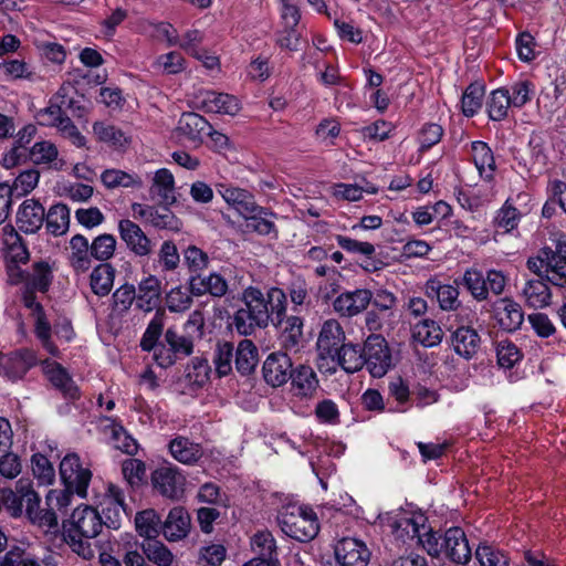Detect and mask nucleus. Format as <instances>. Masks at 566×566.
<instances>
[{"label": "nucleus", "mask_w": 566, "mask_h": 566, "mask_svg": "<svg viewBox=\"0 0 566 566\" xmlns=\"http://www.w3.org/2000/svg\"><path fill=\"white\" fill-rule=\"evenodd\" d=\"M293 390L298 397H311L318 387L316 374L311 367L301 366L292 371L291 377Z\"/></svg>", "instance_id": "obj_42"}, {"label": "nucleus", "mask_w": 566, "mask_h": 566, "mask_svg": "<svg viewBox=\"0 0 566 566\" xmlns=\"http://www.w3.org/2000/svg\"><path fill=\"white\" fill-rule=\"evenodd\" d=\"M279 340L283 349L296 350L303 339V319L298 316L284 317Z\"/></svg>", "instance_id": "obj_43"}, {"label": "nucleus", "mask_w": 566, "mask_h": 566, "mask_svg": "<svg viewBox=\"0 0 566 566\" xmlns=\"http://www.w3.org/2000/svg\"><path fill=\"white\" fill-rule=\"evenodd\" d=\"M512 107L510 97L505 87H500L491 92L486 101V111L491 120H503Z\"/></svg>", "instance_id": "obj_49"}, {"label": "nucleus", "mask_w": 566, "mask_h": 566, "mask_svg": "<svg viewBox=\"0 0 566 566\" xmlns=\"http://www.w3.org/2000/svg\"><path fill=\"white\" fill-rule=\"evenodd\" d=\"M547 281L566 287V243H559L555 251L548 253Z\"/></svg>", "instance_id": "obj_29"}, {"label": "nucleus", "mask_w": 566, "mask_h": 566, "mask_svg": "<svg viewBox=\"0 0 566 566\" xmlns=\"http://www.w3.org/2000/svg\"><path fill=\"white\" fill-rule=\"evenodd\" d=\"M243 307L237 310L230 325L243 336L256 328H265L271 322L279 326L286 314V295L279 287H271L263 294L258 287L249 286L242 293Z\"/></svg>", "instance_id": "obj_1"}, {"label": "nucleus", "mask_w": 566, "mask_h": 566, "mask_svg": "<svg viewBox=\"0 0 566 566\" xmlns=\"http://www.w3.org/2000/svg\"><path fill=\"white\" fill-rule=\"evenodd\" d=\"M32 472L38 482L42 485H50L55 479V470L50 460L41 454L35 453L31 459Z\"/></svg>", "instance_id": "obj_60"}, {"label": "nucleus", "mask_w": 566, "mask_h": 566, "mask_svg": "<svg viewBox=\"0 0 566 566\" xmlns=\"http://www.w3.org/2000/svg\"><path fill=\"white\" fill-rule=\"evenodd\" d=\"M335 558L340 566H367L370 552L363 541L345 537L334 548Z\"/></svg>", "instance_id": "obj_15"}, {"label": "nucleus", "mask_w": 566, "mask_h": 566, "mask_svg": "<svg viewBox=\"0 0 566 566\" xmlns=\"http://www.w3.org/2000/svg\"><path fill=\"white\" fill-rule=\"evenodd\" d=\"M316 347L318 354H358L359 345L346 343L340 323L335 318L326 319L319 329Z\"/></svg>", "instance_id": "obj_6"}, {"label": "nucleus", "mask_w": 566, "mask_h": 566, "mask_svg": "<svg viewBox=\"0 0 566 566\" xmlns=\"http://www.w3.org/2000/svg\"><path fill=\"white\" fill-rule=\"evenodd\" d=\"M1 501L12 517H20L25 514L31 522H40L42 520L41 500L29 480H19L15 483L14 490L3 489L1 491Z\"/></svg>", "instance_id": "obj_4"}, {"label": "nucleus", "mask_w": 566, "mask_h": 566, "mask_svg": "<svg viewBox=\"0 0 566 566\" xmlns=\"http://www.w3.org/2000/svg\"><path fill=\"white\" fill-rule=\"evenodd\" d=\"M143 554L157 566H170L174 555L170 549L157 539L146 541L142 544Z\"/></svg>", "instance_id": "obj_54"}, {"label": "nucleus", "mask_w": 566, "mask_h": 566, "mask_svg": "<svg viewBox=\"0 0 566 566\" xmlns=\"http://www.w3.org/2000/svg\"><path fill=\"white\" fill-rule=\"evenodd\" d=\"M171 457L184 464H195L203 455V449L200 443H196L186 437L178 436L169 444Z\"/></svg>", "instance_id": "obj_26"}, {"label": "nucleus", "mask_w": 566, "mask_h": 566, "mask_svg": "<svg viewBox=\"0 0 566 566\" xmlns=\"http://www.w3.org/2000/svg\"><path fill=\"white\" fill-rule=\"evenodd\" d=\"M93 132L99 142L106 143L114 148H125L130 139L119 127L105 122H96Z\"/></svg>", "instance_id": "obj_46"}, {"label": "nucleus", "mask_w": 566, "mask_h": 566, "mask_svg": "<svg viewBox=\"0 0 566 566\" xmlns=\"http://www.w3.org/2000/svg\"><path fill=\"white\" fill-rule=\"evenodd\" d=\"M442 553L452 563L459 565H467L471 560L472 551L461 527L452 526L444 532Z\"/></svg>", "instance_id": "obj_14"}, {"label": "nucleus", "mask_w": 566, "mask_h": 566, "mask_svg": "<svg viewBox=\"0 0 566 566\" xmlns=\"http://www.w3.org/2000/svg\"><path fill=\"white\" fill-rule=\"evenodd\" d=\"M102 515L91 505L77 506L65 526V538L74 553L83 559H91L95 549L91 543L103 530Z\"/></svg>", "instance_id": "obj_2"}, {"label": "nucleus", "mask_w": 566, "mask_h": 566, "mask_svg": "<svg viewBox=\"0 0 566 566\" xmlns=\"http://www.w3.org/2000/svg\"><path fill=\"white\" fill-rule=\"evenodd\" d=\"M91 245L82 234H75L70 240L67 261L75 274H84L92 268Z\"/></svg>", "instance_id": "obj_22"}, {"label": "nucleus", "mask_w": 566, "mask_h": 566, "mask_svg": "<svg viewBox=\"0 0 566 566\" xmlns=\"http://www.w3.org/2000/svg\"><path fill=\"white\" fill-rule=\"evenodd\" d=\"M412 340L416 345L433 347L442 340V331L432 319H423L412 328Z\"/></svg>", "instance_id": "obj_41"}, {"label": "nucleus", "mask_w": 566, "mask_h": 566, "mask_svg": "<svg viewBox=\"0 0 566 566\" xmlns=\"http://www.w3.org/2000/svg\"><path fill=\"white\" fill-rule=\"evenodd\" d=\"M217 190L223 200L242 217L252 213L256 209L258 203L254 196L245 189L219 184Z\"/></svg>", "instance_id": "obj_21"}, {"label": "nucleus", "mask_w": 566, "mask_h": 566, "mask_svg": "<svg viewBox=\"0 0 566 566\" xmlns=\"http://www.w3.org/2000/svg\"><path fill=\"white\" fill-rule=\"evenodd\" d=\"M30 159L35 165H43L61 169L63 161L59 159L56 146L49 140L36 142L29 151Z\"/></svg>", "instance_id": "obj_36"}, {"label": "nucleus", "mask_w": 566, "mask_h": 566, "mask_svg": "<svg viewBox=\"0 0 566 566\" xmlns=\"http://www.w3.org/2000/svg\"><path fill=\"white\" fill-rule=\"evenodd\" d=\"M91 245V253L93 259L101 261V263H107L113 258L116 250V239L113 234L103 233L97 235Z\"/></svg>", "instance_id": "obj_57"}, {"label": "nucleus", "mask_w": 566, "mask_h": 566, "mask_svg": "<svg viewBox=\"0 0 566 566\" xmlns=\"http://www.w3.org/2000/svg\"><path fill=\"white\" fill-rule=\"evenodd\" d=\"M135 526L137 533L147 541L156 539L163 532V521L153 509L138 512L135 516Z\"/></svg>", "instance_id": "obj_39"}, {"label": "nucleus", "mask_w": 566, "mask_h": 566, "mask_svg": "<svg viewBox=\"0 0 566 566\" xmlns=\"http://www.w3.org/2000/svg\"><path fill=\"white\" fill-rule=\"evenodd\" d=\"M44 222L49 233L59 237L64 234L70 224V209L64 203H56L45 212Z\"/></svg>", "instance_id": "obj_44"}, {"label": "nucleus", "mask_w": 566, "mask_h": 566, "mask_svg": "<svg viewBox=\"0 0 566 566\" xmlns=\"http://www.w3.org/2000/svg\"><path fill=\"white\" fill-rule=\"evenodd\" d=\"M199 103L207 113L234 116L241 109V103L238 97L216 91L202 92L199 96Z\"/></svg>", "instance_id": "obj_17"}, {"label": "nucleus", "mask_w": 566, "mask_h": 566, "mask_svg": "<svg viewBox=\"0 0 566 566\" xmlns=\"http://www.w3.org/2000/svg\"><path fill=\"white\" fill-rule=\"evenodd\" d=\"M39 180L40 172L36 169L30 168L21 171L10 185L11 195L21 197L30 193L38 186Z\"/></svg>", "instance_id": "obj_58"}, {"label": "nucleus", "mask_w": 566, "mask_h": 566, "mask_svg": "<svg viewBox=\"0 0 566 566\" xmlns=\"http://www.w3.org/2000/svg\"><path fill=\"white\" fill-rule=\"evenodd\" d=\"M470 157L479 176L485 181H492L496 172V164L493 150L482 140L470 143Z\"/></svg>", "instance_id": "obj_20"}, {"label": "nucleus", "mask_w": 566, "mask_h": 566, "mask_svg": "<svg viewBox=\"0 0 566 566\" xmlns=\"http://www.w3.org/2000/svg\"><path fill=\"white\" fill-rule=\"evenodd\" d=\"M522 296L527 306L544 308L551 304L552 293L544 279H534L525 283Z\"/></svg>", "instance_id": "obj_28"}, {"label": "nucleus", "mask_w": 566, "mask_h": 566, "mask_svg": "<svg viewBox=\"0 0 566 566\" xmlns=\"http://www.w3.org/2000/svg\"><path fill=\"white\" fill-rule=\"evenodd\" d=\"M485 86L479 82L471 83L461 97V112L465 117H473L482 107Z\"/></svg>", "instance_id": "obj_48"}, {"label": "nucleus", "mask_w": 566, "mask_h": 566, "mask_svg": "<svg viewBox=\"0 0 566 566\" xmlns=\"http://www.w3.org/2000/svg\"><path fill=\"white\" fill-rule=\"evenodd\" d=\"M134 300L136 291L133 285H123L113 293V305L108 316L112 326L120 323L122 316L130 308Z\"/></svg>", "instance_id": "obj_34"}, {"label": "nucleus", "mask_w": 566, "mask_h": 566, "mask_svg": "<svg viewBox=\"0 0 566 566\" xmlns=\"http://www.w3.org/2000/svg\"><path fill=\"white\" fill-rule=\"evenodd\" d=\"M99 506L102 509L103 525L112 530H118L122 526L123 515L126 513L123 490L109 483L103 500L99 502Z\"/></svg>", "instance_id": "obj_9"}, {"label": "nucleus", "mask_w": 566, "mask_h": 566, "mask_svg": "<svg viewBox=\"0 0 566 566\" xmlns=\"http://www.w3.org/2000/svg\"><path fill=\"white\" fill-rule=\"evenodd\" d=\"M494 317L503 331L514 332L524 321V313L518 303L511 298H500L493 304Z\"/></svg>", "instance_id": "obj_19"}, {"label": "nucleus", "mask_w": 566, "mask_h": 566, "mask_svg": "<svg viewBox=\"0 0 566 566\" xmlns=\"http://www.w3.org/2000/svg\"><path fill=\"white\" fill-rule=\"evenodd\" d=\"M264 380L279 387L290 379L292 374V361L290 356H268L262 367Z\"/></svg>", "instance_id": "obj_23"}, {"label": "nucleus", "mask_w": 566, "mask_h": 566, "mask_svg": "<svg viewBox=\"0 0 566 566\" xmlns=\"http://www.w3.org/2000/svg\"><path fill=\"white\" fill-rule=\"evenodd\" d=\"M0 70L3 71L6 76L10 80H33V69L22 60H6L0 63Z\"/></svg>", "instance_id": "obj_61"}, {"label": "nucleus", "mask_w": 566, "mask_h": 566, "mask_svg": "<svg viewBox=\"0 0 566 566\" xmlns=\"http://www.w3.org/2000/svg\"><path fill=\"white\" fill-rule=\"evenodd\" d=\"M53 274L46 261H39L32 265V272L27 274V286L39 292H46L52 283Z\"/></svg>", "instance_id": "obj_51"}, {"label": "nucleus", "mask_w": 566, "mask_h": 566, "mask_svg": "<svg viewBox=\"0 0 566 566\" xmlns=\"http://www.w3.org/2000/svg\"><path fill=\"white\" fill-rule=\"evenodd\" d=\"M60 476L64 486L73 489L75 494L85 499L92 480V471L84 467L77 453H67L60 462Z\"/></svg>", "instance_id": "obj_7"}, {"label": "nucleus", "mask_w": 566, "mask_h": 566, "mask_svg": "<svg viewBox=\"0 0 566 566\" xmlns=\"http://www.w3.org/2000/svg\"><path fill=\"white\" fill-rule=\"evenodd\" d=\"M251 545L259 555L255 559H262L269 565L279 562L276 542L271 532L259 531L251 538Z\"/></svg>", "instance_id": "obj_38"}, {"label": "nucleus", "mask_w": 566, "mask_h": 566, "mask_svg": "<svg viewBox=\"0 0 566 566\" xmlns=\"http://www.w3.org/2000/svg\"><path fill=\"white\" fill-rule=\"evenodd\" d=\"M211 368L203 356H196L185 369V386L190 390L202 387L209 379Z\"/></svg>", "instance_id": "obj_35"}, {"label": "nucleus", "mask_w": 566, "mask_h": 566, "mask_svg": "<svg viewBox=\"0 0 566 566\" xmlns=\"http://www.w3.org/2000/svg\"><path fill=\"white\" fill-rule=\"evenodd\" d=\"M198 339L192 333H178L174 328L165 333V342L172 354H192Z\"/></svg>", "instance_id": "obj_52"}, {"label": "nucleus", "mask_w": 566, "mask_h": 566, "mask_svg": "<svg viewBox=\"0 0 566 566\" xmlns=\"http://www.w3.org/2000/svg\"><path fill=\"white\" fill-rule=\"evenodd\" d=\"M481 337L476 329L460 326L452 334V346L455 354H476L480 349Z\"/></svg>", "instance_id": "obj_37"}, {"label": "nucleus", "mask_w": 566, "mask_h": 566, "mask_svg": "<svg viewBox=\"0 0 566 566\" xmlns=\"http://www.w3.org/2000/svg\"><path fill=\"white\" fill-rule=\"evenodd\" d=\"M160 281L155 275L142 280L136 294V306L145 313L155 310L160 300Z\"/></svg>", "instance_id": "obj_27"}, {"label": "nucleus", "mask_w": 566, "mask_h": 566, "mask_svg": "<svg viewBox=\"0 0 566 566\" xmlns=\"http://www.w3.org/2000/svg\"><path fill=\"white\" fill-rule=\"evenodd\" d=\"M42 370L46 379L51 382V385L57 389L65 399L67 400H78L81 397V391L72 376L69 374L66 368H64L61 364L46 358L42 361Z\"/></svg>", "instance_id": "obj_12"}, {"label": "nucleus", "mask_w": 566, "mask_h": 566, "mask_svg": "<svg viewBox=\"0 0 566 566\" xmlns=\"http://www.w3.org/2000/svg\"><path fill=\"white\" fill-rule=\"evenodd\" d=\"M210 128L211 125L205 117L190 112L181 115L174 134L180 143L197 146L210 133Z\"/></svg>", "instance_id": "obj_13"}, {"label": "nucleus", "mask_w": 566, "mask_h": 566, "mask_svg": "<svg viewBox=\"0 0 566 566\" xmlns=\"http://www.w3.org/2000/svg\"><path fill=\"white\" fill-rule=\"evenodd\" d=\"M101 180L107 189L115 188H142L143 180L136 174L126 172L120 169H105L101 175Z\"/></svg>", "instance_id": "obj_45"}, {"label": "nucleus", "mask_w": 566, "mask_h": 566, "mask_svg": "<svg viewBox=\"0 0 566 566\" xmlns=\"http://www.w3.org/2000/svg\"><path fill=\"white\" fill-rule=\"evenodd\" d=\"M165 314L163 311H157L150 319L146 331L140 339V347L144 352H151L157 346L164 331Z\"/></svg>", "instance_id": "obj_53"}, {"label": "nucleus", "mask_w": 566, "mask_h": 566, "mask_svg": "<svg viewBox=\"0 0 566 566\" xmlns=\"http://www.w3.org/2000/svg\"><path fill=\"white\" fill-rule=\"evenodd\" d=\"M281 531L291 538L307 543L316 537L319 523L314 510L306 505L287 504L277 514Z\"/></svg>", "instance_id": "obj_3"}, {"label": "nucleus", "mask_w": 566, "mask_h": 566, "mask_svg": "<svg viewBox=\"0 0 566 566\" xmlns=\"http://www.w3.org/2000/svg\"><path fill=\"white\" fill-rule=\"evenodd\" d=\"M276 214L272 212L270 209L256 206V209L243 218L247 221V227L252 229L260 235H270L273 234L275 238L277 237V230L275 223L272 221Z\"/></svg>", "instance_id": "obj_33"}, {"label": "nucleus", "mask_w": 566, "mask_h": 566, "mask_svg": "<svg viewBox=\"0 0 566 566\" xmlns=\"http://www.w3.org/2000/svg\"><path fill=\"white\" fill-rule=\"evenodd\" d=\"M191 530V518L182 506L172 507L163 522V534L168 542H178L187 537Z\"/></svg>", "instance_id": "obj_18"}, {"label": "nucleus", "mask_w": 566, "mask_h": 566, "mask_svg": "<svg viewBox=\"0 0 566 566\" xmlns=\"http://www.w3.org/2000/svg\"><path fill=\"white\" fill-rule=\"evenodd\" d=\"M150 192L156 195L165 205H171L176 201L175 178L169 169L160 168L155 172Z\"/></svg>", "instance_id": "obj_31"}, {"label": "nucleus", "mask_w": 566, "mask_h": 566, "mask_svg": "<svg viewBox=\"0 0 566 566\" xmlns=\"http://www.w3.org/2000/svg\"><path fill=\"white\" fill-rule=\"evenodd\" d=\"M157 262L163 272H171L179 266L180 255L174 241L166 240L161 243Z\"/></svg>", "instance_id": "obj_59"}, {"label": "nucleus", "mask_w": 566, "mask_h": 566, "mask_svg": "<svg viewBox=\"0 0 566 566\" xmlns=\"http://www.w3.org/2000/svg\"><path fill=\"white\" fill-rule=\"evenodd\" d=\"M475 557L481 566H509L510 564V559L503 551L488 543L478 546Z\"/></svg>", "instance_id": "obj_56"}, {"label": "nucleus", "mask_w": 566, "mask_h": 566, "mask_svg": "<svg viewBox=\"0 0 566 566\" xmlns=\"http://www.w3.org/2000/svg\"><path fill=\"white\" fill-rule=\"evenodd\" d=\"M1 242L6 256L10 262L27 263L29 261V250L21 235L11 224H7L2 228Z\"/></svg>", "instance_id": "obj_24"}, {"label": "nucleus", "mask_w": 566, "mask_h": 566, "mask_svg": "<svg viewBox=\"0 0 566 566\" xmlns=\"http://www.w3.org/2000/svg\"><path fill=\"white\" fill-rule=\"evenodd\" d=\"M462 283L475 301L482 302L488 300V285L482 271L473 268L467 269L462 276Z\"/></svg>", "instance_id": "obj_50"}, {"label": "nucleus", "mask_w": 566, "mask_h": 566, "mask_svg": "<svg viewBox=\"0 0 566 566\" xmlns=\"http://www.w3.org/2000/svg\"><path fill=\"white\" fill-rule=\"evenodd\" d=\"M115 269L109 263H99L90 275V286L97 296H106L114 286Z\"/></svg>", "instance_id": "obj_30"}, {"label": "nucleus", "mask_w": 566, "mask_h": 566, "mask_svg": "<svg viewBox=\"0 0 566 566\" xmlns=\"http://www.w3.org/2000/svg\"><path fill=\"white\" fill-rule=\"evenodd\" d=\"M427 517L423 514L401 516L395 521L394 527L397 536L403 541L418 538L421 531L426 530Z\"/></svg>", "instance_id": "obj_47"}, {"label": "nucleus", "mask_w": 566, "mask_h": 566, "mask_svg": "<svg viewBox=\"0 0 566 566\" xmlns=\"http://www.w3.org/2000/svg\"><path fill=\"white\" fill-rule=\"evenodd\" d=\"M191 294L181 286L171 289L166 295L167 308L172 313L186 312L192 304Z\"/></svg>", "instance_id": "obj_62"}, {"label": "nucleus", "mask_w": 566, "mask_h": 566, "mask_svg": "<svg viewBox=\"0 0 566 566\" xmlns=\"http://www.w3.org/2000/svg\"><path fill=\"white\" fill-rule=\"evenodd\" d=\"M45 209L39 200L25 199L17 212V226L27 233H36L44 223Z\"/></svg>", "instance_id": "obj_16"}, {"label": "nucleus", "mask_w": 566, "mask_h": 566, "mask_svg": "<svg viewBox=\"0 0 566 566\" xmlns=\"http://www.w3.org/2000/svg\"><path fill=\"white\" fill-rule=\"evenodd\" d=\"M505 88L510 97L511 105L514 108H522L532 101L535 94L534 84L527 80L514 82Z\"/></svg>", "instance_id": "obj_55"}, {"label": "nucleus", "mask_w": 566, "mask_h": 566, "mask_svg": "<svg viewBox=\"0 0 566 566\" xmlns=\"http://www.w3.org/2000/svg\"><path fill=\"white\" fill-rule=\"evenodd\" d=\"M189 290L193 295L206 293L221 297L228 292V283L223 276L213 272L208 276L192 275L189 280Z\"/></svg>", "instance_id": "obj_25"}, {"label": "nucleus", "mask_w": 566, "mask_h": 566, "mask_svg": "<svg viewBox=\"0 0 566 566\" xmlns=\"http://www.w3.org/2000/svg\"><path fill=\"white\" fill-rule=\"evenodd\" d=\"M371 298L373 293L367 289L345 291L333 300V311L339 317L352 318L363 313L371 303Z\"/></svg>", "instance_id": "obj_11"}, {"label": "nucleus", "mask_w": 566, "mask_h": 566, "mask_svg": "<svg viewBox=\"0 0 566 566\" xmlns=\"http://www.w3.org/2000/svg\"><path fill=\"white\" fill-rule=\"evenodd\" d=\"M154 489L164 497L178 501L184 496L186 476L172 464L156 469L151 474Z\"/></svg>", "instance_id": "obj_8"}, {"label": "nucleus", "mask_w": 566, "mask_h": 566, "mask_svg": "<svg viewBox=\"0 0 566 566\" xmlns=\"http://www.w3.org/2000/svg\"><path fill=\"white\" fill-rule=\"evenodd\" d=\"M35 358L36 356H0V373L10 380H18L35 364Z\"/></svg>", "instance_id": "obj_40"}, {"label": "nucleus", "mask_w": 566, "mask_h": 566, "mask_svg": "<svg viewBox=\"0 0 566 566\" xmlns=\"http://www.w3.org/2000/svg\"><path fill=\"white\" fill-rule=\"evenodd\" d=\"M443 128L441 125L436 123H427L422 126L418 135V142L421 150H428L437 145L442 136Z\"/></svg>", "instance_id": "obj_64"}, {"label": "nucleus", "mask_w": 566, "mask_h": 566, "mask_svg": "<svg viewBox=\"0 0 566 566\" xmlns=\"http://www.w3.org/2000/svg\"><path fill=\"white\" fill-rule=\"evenodd\" d=\"M424 289L427 296L436 300L441 311L458 312V315L468 323L474 318L475 313L462 305L458 285L430 279L427 281Z\"/></svg>", "instance_id": "obj_5"}, {"label": "nucleus", "mask_w": 566, "mask_h": 566, "mask_svg": "<svg viewBox=\"0 0 566 566\" xmlns=\"http://www.w3.org/2000/svg\"><path fill=\"white\" fill-rule=\"evenodd\" d=\"M184 262L192 273H198L208 268V254L196 245H189L184 250Z\"/></svg>", "instance_id": "obj_63"}, {"label": "nucleus", "mask_w": 566, "mask_h": 566, "mask_svg": "<svg viewBox=\"0 0 566 566\" xmlns=\"http://www.w3.org/2000/svg\"><path fill=\"white\" fill-rule=\"evenodd\" d=\"M365 356H318V367L327 366L325 373L334 374L342 368L347 374H354L365 366Z\"/></svg>", "instance_id": "obj_32"}, {"label": "nucleus", "mask_w": 566, "mask_h": 566, "mask_svg": "<svg viewBox=\"0 0 566 566\" xmlns=\"http://www.w3.org/2000/svg\"><path fill=\"white\" fill-rule=\"evenodd\" d=\"M118 233L120 240L134 255L146 258L153 253L155 243L134 221L129 219L119 220Z\"/></svg>", "instance_id": "obj_10"}]
</instances>
